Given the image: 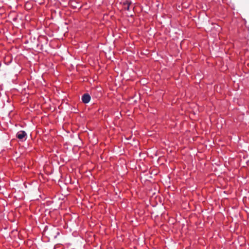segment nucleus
<instances>
[{"instance_id":"nucleus-4","label":"nucleus","mask_w":249,"mask_h":249,"mask_svg":"<svg viewBox=\"0 0 249 249\" xmlns=\"http://www.w3.org/2000/svg\"><path fill=\"white\" fill-rule=\"evenodd\" d=\"M57 248H58V247H57V246H56L55 247V249H57Z\"/></svg>"},{"instance_id":"nucleus-1","label":"nucleus","mask_w":249,"mask_h":249,"mask_svg":"<svg viewBox=\"0 0 249 249\" xmlns=\"http://www.w3.org/2000/svg\"><path fill=\"white\" fill-rule=\"evenodd\" d=\"M131 4L132 3L130 1L126 0L123 4L124 9L127 11H130L131 9L133 10L134 7L132 6Z\"/></svg>"},{"instance_id":"nucleus-3","label":"nucleus","mask_w":249,"mask_h":249,"mask_svg":"<svg viewBox=\"0 0 249 249\" xmlns=\"http://www.w3.org/2000/svg\"><path fill=\"white\" fill-rule=\"evenodd\" d=\"M90 100V96L89 94H84L82 97V100L84 103H88Z\"/></svg>"},{"instance_id":"nucleus-5","label":"nucleus","mask_w":249,"mask_h":249,"mask_svg":"<svg viewBox=\"0 0 249 249\" xmlns=\"http://www.w3.org/2000/svg\"><path fill=\"white\" fill-rule=\"evenodd\" d=\"M67 32H66L65 33V34H64V36H65V34H66V33Z\"/></svg>"},{"instance_id":"nucleus-2","label":"nucleus","mask_w":249,"mask_h":249,"mask_svg":"<svg viewBox=\"0 0 249 249\" xmlns=\"http://www.w3.org/2000/svg\"><path fill=\"white\" fill-rule=\"evenodd\" d=\"M27 134L24 131H19L17 134V137L19 140H26Z\"/></svg>"}]
</instances>
